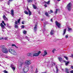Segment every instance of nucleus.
Segmentation results:
<instances>
[{
	"label": "nucleus",
	"instance_id": "f257e3e1",
	"mask_svg": "<svg viewBox=\"0 0 73 73\" xmlns=\"http://www.w3.org/2000/svg\"><path fill=\"white\" fill-rule=\"evenodd\" d=\"M2 52L4 53H8V50H7V49L4 46H2Z\"/></svg>",
	"mask_w": 73,
	"mask_h": 73
},
{
	"label": "nucleus",
	"instance_id": "f03ea898",
	"mask_svg": "<svg viewBox=\"0 0 73 73\" xmlns=\"http://www.w3.org/2000/svg\"><path fill=\"white\" fill-rule=\"evenodd\" d=\"M28 70H29V66H25L23 69L24 73H27L28 72Z\"/></svg>",
	"mask_w": 73,
	"mask_h": 73
},
{
	"label": "nucleus",
	"instance_id": "7ed1b4c3",
	"mask_svg": "<svg viewBox=\"0 0 73 73\" xmlns=\"http://www.w3.org/2000/svg\"><path fill=\"white\" fill-rule=\"evenodd\" d=\"M24 64L26 65H29L31 64V61L29 60H26L25 61Z\"/></svg>",
	"mask_w": 73,
	"mask_h": 73
},
{
	"label": "nucleus",
	"instance_id": "20e7f679",
	"mask_svg": "<svg viewBox=\"0 0 73 73\" xmlns=\"http://www.w3.org/2000/svg\"><path fill=\"white\" fill-rule=\"evenodd\" d=\"M71 4L70 3H69L66 7V8L68 9V11H70V10H71V5H70Z\"/></svg>",
	"mask_w": 73,
	"mask_h": 73
},
{
	"label": "nucleus",
	"instance_id": "39448f33",
	"mask_svg": "<svg viewBox=\"0 0 73 73\" xmlns=\"http://www.w3.org/2000/svg\"><path fill=\"white\" fill-rule=\"evenodd\" d=\"M41 53V51H39L37 53H35L33 54V56H38Z\"/></svg>",
	"mask_w": 73,
	"mask_h": 73
},
{
	"label": "nucleus",
	"instance_id": "423d86ee",
	"mask_svg": "<svg viewBox=\"0 0 73 73\" xmlns=\"http://www.w3.org/2000/svg\"><path fill=\"white\" fill-rule=\"evenodd\" d=\"M55 23L56 25L58 27V28H61V27H60L61 26V24L60 23H58L57 21L55 22Z\"/></svg>",
	"mask_w": 73,
	"mask_h": 73
},
{
	"label": "nucleus",
	"instance_id": "0eeeda50",
	"mask_svg": "<svg viewBox=\"0 0 73 73\" xmlns=\"http://www.w3.org/2000/svg\"><path fill=\"white\" fill-rule=\"evenodd\" d=\"M15 28H16L17 29V28H18L19 26H18V25H17V21H16L15 22Z\"/></svg>",
	"mask_w": 73,
	"mask_h": 73
},
{
	"label": "nucleus",
	"instance_id": "6e6552de",
	"mask_svg": "<svg viewBox=\"0 0 73 73\" xmlns=\"http://www.w3.org/2000/svg\"><path fill=\"white\" fill-rule=\"evenodd\" d=\"M14 50L12 49H9V52L10 53L12 54L13 51H14Z\"/></svg>",
	"mask_w": 73,
	"mask_h": 73
},
{
	"label": "nucleus",
	"instance_id": "1a4fd4ad",
	"mask_svg": "<svg viewBox=\"0 0 73 73\" xmlns=\"http://www.w3.org/2000/svg\"><path fill=\"white\" fill-rule=\"evenodd\" d=\"M3 19L5 21H8V19L7 17H6V16H5V15H3Z\"/></svg>",
	"mask_w": 73,
	"mask_h": 73
},
{
	"label": "nucleus",
	"instance_id": "9d476101",
	"mask_svg": "<svg viewBox=\"0 0 73 73\" xmlns=\"http://www.w3.org/2000/svg\"><path fill=\"white\" fill-rule=\"evenodd\" d=\"M11 15H12V16L13 17L14 16V11L13 10H11Z\"/></svg>",
	"mask_w": 73,
	"mask_h": 73
},
{
	"label": "nucleus",
	"instance_id": "9b49d317",
	"mask_svg": "<svg viewBox=\"0 0 73 73\" xmlns=\"http://www.w3.org/2000/svg\"><path fill=\"white\" fill-rule=\"evenodd\" d=\"M50 34L51 35H53L54 34V30L52 29L51 30L50 33Z\"/></svg>",
	"mask_w": 73,
	"mask_h": 73
},
{
	"label": "nucleus",
	"instance_id": "f8f14e48",
	"mask_svg": "<svg viewBox=\"0 0 73 73\" xmlns=\"http://www.w3.org/2000/svg\"><path fill=\"white\" fill-rule=\"evenodd\" d=\"M58 59L60 62L62 63L63 62V60H62V58H61V57H59L58 58Z\"/></svg>",
	"mask_w": 73,
	"mask_h": 73
},
{
	"label": "nucleus",
	"instance_id": "ddd939ff",
	"mask_svg": "<svg viewBox=\"0 0 73 73\" xmlns=\"http://www.w3.org/2000/svg\"><path fill=\"white\" fill-rule=\"evenodd\" d=\"M27 11H28V12H29V16H31V15H32V13L31 12V11H30V10H29V9L27 8Z\"/></svg>",
	"mask_w": 73,
	"mask_h": 73
},
{
	"label": "nucleus",
	"instance_id": "4468645a",
	"mask_svg": "<svg viewBox=\"0 0 73 73\" xmlns=\"http://www.w3.org/2000/svg\"><path fill=\"white\" fill-rule=\"evenodd\" d=\"M13 54V55H16L17 54V52H16V51L15 50H14L12 54Z\"/></svg>",
	"mask_w": 73,
	"mask_h": 73
},
{
	"label": "nucleus",
	"instance_id": "2eb2a0df",
	"mask_svg": "<svg viewBox=\"0 0 73 73\" xmlns=\"http://www.w3.org/2000/svg\"><path fill=\"white\" fill-rule=\"evenodd\" d=\"M63 62H65L66 63L65 64L66 66H67L68 64L69 63V61L67 62L66 60H63Z\"/></svg>",
	"mask_w": 73,
	"mask_h": 73
},
{
	"label": "nucleus",
	"instance_id": "dca6fc26",
	"mask_svg": "<svg viewBox=\"0 0 73 73\" xmlns=\"http://www.w3.org/2000/svg\"><path fill=\"white\" fill-rule=\"evenodd\" d=\"M1 26L2 29H3L5 28V26H4V25L3 23H1Z\"/></svg>",
	"mask_w": 73,
	"mask_h": 73
},
{
	"label": "nucleus",
	"instance_id": "f3484780",
	"mask_svg": "<svg viewBox=\"0 0 73 73\" xmlns=\"http://www.w3.org/2000/svg\"><path fill=\"white\" fill-rule=\"evenodd\" d=\"M48 54V53H47V52H46V51L45 50L44 51V54L43 55V56H45L47 54Z\"/></svg>",
	"mask_w": 73,
	"mask_h": 73
},
{
	"label": "nucleus",
	"instance_id": "a211bd4d",
	"mask_svg": "<svg viewBox=\"0 0 73 73\" xmlns=\"http://www.w3.org/2000/svg\"><path fill=\"white\" fill-rule=\"evenodd\" d=\"M37 25H35V27L34 28V30L35 31H37Z\"/></svg>",
	"mask_w": 73,
	"mask_h": 73
},
{
	"label": "nucleus",
	"instance_id": "6ab92c4d",
	"mask_svg": "<svg viewBox=\"0 0 73 73\" xmlns=\"http://www.w3.org/2000/svg\"><path fill=\"white\" fill-rule=\"evenodd\" d=\"M23 63L21 62L19 64V67H21H21H22V65H23Z\"/></svg>",
	"mask_w": 73,
	"mask_h": 73
},
{
	"label": "nucleus",
	"instance_id": "aec40b11",
	"mask_svg": "<svg viewBox=\"0 0 73 73\" xmlns=\"http://www.w3.org/2000/svg\"><path fill=\"white\" fill-rule=\"evenodd\" d=\"M65 72L67 73H70L69 72V70L67 68H66L65 69Z\"/></svg>",
	"mask_w": 73,
	"mask_h": 73
},
{
	"label": "nucleus",
	"instance_id": "412c9836",
	"mask_svg": "<svg viewBox=\"0 0 73 73\" xmlns=\"http://www.w3.org/2000/svg\"><path fill=\"white\" fill-rule=\"evenodd\" d=\"M28 56H32V53H29L27 54Z\"/></svg>",
	"mask_w": 73,
	"mask_h": 73
},
{
	"label": "nucleus",
	"instance_id": "4be33fe9",
	"mask_svg": "<svg viewBox=\"0 0 73 73\" xmlns=\"http://www.w3.org/2000/svg\"><path fill=\"white\" fill-rule=\"evenodd\" d=\"M33 6L34 9H36V8H37V7H36V5H35L34 4H33Z\"/></svg>",
	"mask_w": 73,
	"mask_h": 73
},
{
	"label": "nucleus",
	"instance_id": "5701e85b",
	"mask_svg": "<svg viewBox=\"0 0 73 73\" xmlns=\"http://www.w3.org/2000/svg\"><path fill=\"white\" fill-rule=\"evenodd\" d=\"M11 46H15V48H18V47L16 46V45L15 44H12V45H11Z\"/></svg>",
	"mask_w": 73,
	"mask_h": 73
},
{
	"label": "nucleus",
	"instance_id": "b1692460",
	"mask_svg": "<svg viewBox=\"0 0 73 73\" xmlns=\"http://www.w3.org/2000/svg\"><path fill=\"white\" fill-rule=\"evenodd\" d=\"M46 4H49V3H50V1H48V2H44Z\"/></svg>",
	"mask_w": 73,
	"mask_h": 73
},
{
	"label": "nucleus",
	"instance_id": "393cba45",
	"mask_svg": "<svg viewBox=\"0 0 73 73\" xmlns=\"http://www.w3.org/2000/svg\"><path fill=\"white\" fill-rule=\"evenodd\" d=\"M24 13H25V14H26V15H28V12L27 11H24Z\"/></svg>",
	"mask_w": 73,
	"mask_h": 73
},
{
	"label": "nucleus",
	"instance_id": "a878e982",
	"mask_svg": "<svg viewBox=\"0 0 73 73\" xmlns=\"http://www.w3.org/2000/svg\"><path fill=\"white\" fill-rule=\"evenodd\" d=\"M66 32V29H64L63 32V35H64L65 34Z\"/></svg>",
	"mask_w": 73,
	"mask_h": 73
},
{
	"label": "nucleus",
	"instance_id": "bb28decb",
	"mask_svg": "<svg viewBox=\"0 0 73 73\" xmlns=\"http://www.w3.org/2000/svg\"><path fill=\"white\" fill-rule=\"evenodd\" d=\"M56 65V64L54 63V62H52L51 65L53 66H54Z\"/></svg>",
	"mask_w": 73,
	"mask_h": 73
},
{
	"label": "nucleus",
	"instance_id": "cd10ccee",
	"mask_svg": "<svg viewBox=\"0 0 73 73\" xmlns=\"http://www.w3.org/2000/svg\"><path fill=\"white\" fill-rule=\"evenodd\" d=\"M33 1V0H28L27 1L28 3H31Z\"/></svg>",
	"mask_w": 73,
	"mask_h": 73
},
{
	"label": "nucleus",
	"instance_id": "c85d7f7f",
	"mask_svg": "<svg viewBox=\"0 0 73 73\" xmlns=\"http://www.w3.org/2000/svg\"><path fill=\"white\" fill-rule=\"evenodd\" d=\"M2 23L5 26V25H6V24L5 23H4V21H2Z\"/></svg>",
	"mask_w": 73,
	"mask_h": 73
},
{
	"label": "nucleus",
	"instance_id": "c756f323",
	"mask_svg": "<svg viewBox=\"0 0 73 73\" xmlns=\"http://www.w3.org/2000/svg\"><path fill=\"white\" fill-rule=\"evenodd\" d=\"M11 68H13L14 67H15V66H14V65L12 64H11Z\"/></svg>",
	"mask_w": 73,
	"mask_h": 73
},
{
	"label": "nucleus",
	"instance_id": "7c9ffc66",
	"mask_svg": "<svg viewBox=\"0 0 73 73\" xmlns=\"http://www.w3.org/2000/svg\"><path fill=\"white\" fill-rule=\"evenodd\" d=\"M56 73H58V68H57V66H56Z\"/></svg>",
	"mask_w": 73,
	"mask_h": 73
},
{
	"label": "nucleus",
	"instance_id": "2f4dec72",
	"mask_svg": "<svg viewBox=\"0 0 73 73\" xmlns=\"http://www.w3.org/2000/svg\"><path fill=\"white\" fill-rule=\"evenodd\" d=\"M3 72H4L5 73H8V71H7L6 70H4Z\"/></svg>",
	"mask_w": 73,
	"mask_h": 73
},
{
	"label": "nucleus",
	"instance_id": "473e14b6",
	"mask_svg": "<svg viewBox=\"0 0 73 73\" xmlns=\"http://www.w3.org/2000/svg\"><path fill=\"white\" fill-rule=\"evenodd\" d=\"M45 15L46 16H48V17H49V15H48V14L47 13H45Z\"/></svg>",
	"mask_w": 73,
	"mask_h": 73
},
{
	"label": "nucleus",
	"instance_id": "72a5a7b5",
	"mask_svg": "<svg viewBox=\"0 0 73 73\" xmlns=\"http://www.w3.org/2000/svg\"><path fill=\"white\" fill-rule=\"evenodd\" d=\"M24 27H25L23 25H22L21 26V28H23V29H24Z\"/></svg>",
	"mask_w": 73,
	"mask_h": 73
},
{
	"label": "nucleus",
	"instance_id": "f704fd0d",
	"mask_svg": "<svg viewBox=\"0 0 73 73\" xmlns=\"http://www.w3.org/2000/svg\"><path fill=\"white\" fill-rule=\"evenodd\" d=\"M57 11H58V9H56V10L55 12V13H57Z\"/></svg>",
	"mask_w": 73,
	"mask_h": 73
},
{
	"label": "nucleus",
	"instance_id": "c9c22d12",
	"mask_svg": "<svg viewBox=\"0 0 73 73\" xmlns=\"http://www.w3.org/2000/svg\"><path fill=\"white\" fill-rule=\"evenodd\" d=\"M64 58H65L66 59V60H68V57L66 56H64Z\"/></svg>",
	"mask_w": 73,
	"mask_h": 73
},
{
	"label": "nucleus",
	"instance_id": "e433bc0d",
	"mask_svg": "<svg viewBox=\"0 0 73 73\" xmlns=\"http://www.w3.org/2000/svg\"><path fill=\"white\" fill-rule=\"evenodd\" d=\"M11 68H12V69H13V71L15 70V67H12Z\"/></svg>",
	"mask_w": 73,
	"mask_h": 73
},
{
	"label": "nucleus",
	"instance_id": "4c0bfd02",
	"mask_svg": "<svg viewBox=\"0 0 73 73\" xmlns=\"http://www.w3.org/2000/svg\"><path fill=\"white\" fill-rule=\"evenodd\" d=\"M12 0H9V1L8 2V5H9V3H10V1H12Z\"/></svg>",
	"mask_w": 73,
	"mask_h": 73
},
{
	"label": "nucleus",
	"instance_id": "58836bf2",
	"mask_svg": "<svg viewBox=\"0 0 73 73\" xmlns=\"http://www.w3.org/2000/svg\"><path fill=\"white\" fill-rule=\"evenodd\" d=\"M26 33H27V31H23V33L24 34H26Z\"/></svg>",
	"mask_w": 73,
	"mask_h": 73
},
{
	"label": "nucleus",
	"instance_id": "ea45409f",
	"mask_svg": "<svg viewBox=\"0 0 73 73\" xmlns=\"http://www.w3.org/2000/svg\"><path fill=\"white\" fill-rule=\"evenodd\" d=\"M72 29L68 28V31H72Z\"/></svg>",
	"mask_w": 73,
	"mask_h": 73
},
{
	"label": "nucleus",
	"instance_id": "a19ab883",
	"mask_svg": "<svg viewBox=\"0 0 73 73\" xmlns=\"http://www.w3.org/2000/svg\"><path fill=\"white\" fill-rule=\"evenodd\" d=\"M38 71H37V68H36V70L35 71V73H37Z\"/></svg>",
	"mask_w": 73,
	"mask_h": 73
},
{
	"label": "nucleus",
	"instance_id": "79ce46f5",
	"mask_svg": "<svg viewBox=\"0 0 73 73\" xmlns=\"http://www.w3.org/2000/svg\"><path fill=\"white\" fill-rule=\"evenodd\" d=\"M20 19H18V23H20Z\"/></svg>",
	"mask_w": 73,
	"mask_h": 73
},
{
	"label": "nucleus",
	"instance_id": "37998d69",
	"mask_svg": "<svg viewBox=\"0 0 73 73\" xmlns=\"http://www.w3.org/2000/svg\"><path fill=\"white\" fill-rule=\"evenodd\" d=\"M7 39V37H5L4 38V40H6Z\"/></svg>",
	"mask_w": 73,
	"mask_h": 73
},
{
	"label": "nucleus",
	"instance_id": "c03bdc74",
	"mask_svg": "<svg viewBox=\"0 0 73 73\" xmlns=\"http://www.w3.org/2000/svg\"><path fill=\"white\" fill-rule=\"evenodd\" d=\"M68 35H66V38H68Z\"/></svg>",
	"mask_w": 73,
	"mask_h": 73
},
{
	"label": "nucleus",
	"instance_id": "a18cd8bd",
	"mask_svg": "<svg viewBox=\"0 0 73 73\" xmlns=\"http://www.w3.org/2000/svg\"><path fill=\"white\" fill-rule=\"evenodd\" d=\"M50 11L51 13H53V11L52 10H50Z\"/></svg>",
	"mask_w": 73,
	"mask_h": 73
},
{
	"label": "nucleus",
	"instance_id": "49530a36",
	"mask_svg": "<svg viewBox=\"0 0 73 73\" xmlns=\"http://www.w3.org/2000/svg\"><path fill=\"white\" fill-rule=\"evenodd\" d=\"M70 72L71 73H73V70H71L70 71Z\"/></svg>",
	"mask_w": 73,
	"mask_h": 73
},
{
	"label": "nucleus",
	"instance_id": "de8ad7c7",
	"mask_svg": "<svg viewBox=\"0 0 73 73\" xmlns=\"http://www.w3.org/2000/svg\"><path fill=\"white\" fill-rule=\"evenodd\" d=\"M44 5L45 7H47V5H46V4H45Z\"/></svg>",
	"mask_w": 73,
	"mask_h": 73
},
{
	"label": "nucleus",
	"instance_id": "09e8293b",
	"mask_svg": "<svg viewBox=\"0 0 73 73\" xmlns=\"http://www.w3.org/2000/svg\"><path fill=\"white\" fill-rule=\"evenodd\" d=\"M71 68L72 69H73V66H71Z\"/></svg>",
	"mask_w": 73,
	"mask_h": 73
},
{
	"label": "nucleus",
	"instance_id": "8fccbe9b",
	"mask_svg": "<svg viewBox=\"0 0 73 73\" xmlns=\"http://www.w3.org/2000/svg\"><path fill=\"white\" fill-rule=\"evenodd\" d=\"M26 39H27V40H28V37L27 36H26Z\"/></svg>",
	"mask_w": 73,
	"mask_h": 73
},
{
	"label": "nucleus",
	"instance_id": "3c124183",
	"mask_svg": "<svg viewBox=\"0 0 73 73\" xmlns=\"http://www.w3.org/2000/svg\"><path fill=\"white\" fill-rule=\"evenodd\" d=\"M50 21H51V22H53V20H52V19H51Z\"/></svg>",
	"mask_w": 73,
	"mask_h": 73
},
{
	"label": "nucleus",
	"instance_id": "603ef678",
	"mask_svg": "<svg viewBox=\"0 0 73 73\" xmlns=\"http://www.w3.org/2000/svg\"><path fill=\"white\" fill-rule=\"evenodd\" d=\"M31 73H35L33 71H32L31 72Z\"/></svg>",
	"mask_w": 73,
	"mask_h": 73
},
{
	"label": "nucleus",
	"instance_id": "864d4df0",
	"mask_svg": "<svg viewBox=\"0 0 73 73\" xmlns=\"http://www.w3.org/2000/svg\"><path fill=\"white\" fill-rule=\"evenodd\" d=\"M53 50H54V51H55V50H56V49L55 48H54L53 49Z\"/></svg>",
	"mask_w": 73,
	"mask_h": 73
},
{
	"label": "nucleus",
	"instance_id": "5fc2aeb1",
	"mask_svg": "<svg viewBox=\"0 0 73 73\" xmlns=\"http://www.w3.org/2000/svg\"><path fill=\"white\" fill-rule=\"evenodd\" d=\"M22 24H24V23L23 22H22Z\"/></svg>",
	"mask_w": 73,
	"mask_h": 73
},
{
	"label": "nucleus",
	"instance_id": "6e6d98bb",
	"mask_svg": "<svg viewBox=\"0 0 73 73\" xmlns=\"http://www.w3.org/2000/svg\"><path fill=\"white\" fill-rule=\"evenodd\" d=\"M54 51L53 50H52V53H54Z\"/></svg>",
	"mask_w": 73,
	"mask_h": 73
},
{
	"label": "nucleus",
	"instance_id": "4d7b16f0",
	"mask_svg": "<svg viewBox=\"0 0 73 73\" xmlns=\"http://www.w3.org/2000/svg\"><path fill=\"white\" fill-rule=\"evenodd\" d=\"M60 0H57V1H60Z\"/></svg>",
	"mask_w": 73,
	"mask_h": 73
},
{
	"label": "nucleus",
	"instance_id": "13d9d810",
	"mask_svg": "<svg viewBox=\"0 0 73 73\" xmlns=\"http://www.w3.org/2000/svg\"><path fill=\"white\" fill-rule=\"evenodd\" d=\"M62 70L63 71H64V69H62Z\"/></svg>",
	"mask_w": 73,
	"mask_h": 73
},
{
	"label": "nucleus",
	"instance_id": "bf43d9fd",
	"mask_svg": "<svg viewBox=\"0 0 73 73\" xmlns=\"http://www.w3.org/2000/svg\"><path fill=\"white\" fill-rule=\"evenodd\" d=\"M2 31H3V32H4V30H3V29L2 30Z\"/></svg>",
	"mask_w": 73,
	"mask_h": 73
},
{
	"label": "nucleus",
	"instance_id": "052dcab7",
	"mask_svg": "<svg viewBox=\"0 0 73 73\" xmlns=\"http://www.w3.org/2000/svg\"><path fill=\"white\" fill-rule=\"evenodd\" d=\"M72 57H73V54L72 55Z\"/></svg>",
	"mask_w": 73,
	"mask_h": 73
},
{
	"label": "nucleus",
	"instance_id": "680f3d73",
	"mask_svg": "<svg viewBox=\"0 0 73 73\" xmlns=\"http://www.w3.org/2000/svg\"><path fill=\"white\" fill-rule=\"evenodd\" d=\"M43 19H42V21H43Z\"/></svg>",
	"mask_w": 73,
	"mask_h": 73
},
{
	"label": "nucleus",
	"instance_id": "e2e57ef3",
	"mask_svg": "<svg viewBox=\"0 0 73 73\" xmlns=\"http://www.w3.org/2000/svg\"><path fill=\"white\" fill-rule=\"evenodd\" d=\"M0 40H1V38H0Z\"/></svg>",
	"mask_w": 73,
	"mask_h": 73
},
{
	"label": "nucleus",
	"instance_id": "0e129e2a",
	"mask_svg": "<svg viewBox=\"0 0 73 73\" xmlns=\"http://www.w3.org/2000/svg\"><path fill=\"white\" fill-rule=\"evenodd\" d=\"M8 13H9V12H8Z\"/></svg>",
	"mask_w": 73,
	"mask_h": 73
},
{
	"label": "nucleus",
	"instance_id": "69168bd1",
	"mask_svg": "<svg viewBox=\"0 0 73 73\" xmlns=\"http://www.w3.org/2000/svg\"><path fill=\"white\" fill-rule=\"evenodd\" d=\"M2 39H3V38H2Z\"/></svg>",
	"mask_w": 73,
	"mask_h": 73
}]
</instances>
